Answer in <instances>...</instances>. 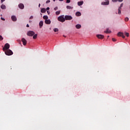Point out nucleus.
<instances>
[{"label": "nucleus", "mask_w": 130, "mask_h": 130, "mask_svg": "<svg viewBox=\"0 0 130 130\" xmlns=\"http://www.w3.org/2000/svg\"><path fill=\"white\" fill-rule=\"evenodd\" d=\"M58 21L59 22H61L62 23H63L64 21H66V19L64 17L63 15L60 16L58 17Z\"/></svg>", "instance_id": "obj_1"}, {"label": "nucleus", "mask_w": 130, "mask_h": 130, "mask_svg": "<svg viewBox=\"0 0 130 130\" xmlns=\"http://www.w3.org/2000/svg\"><path fill=\"white\" fill-rule=\"evenodd\" d=\"M5 54L6 55H12L13 54V51L12 50L9 49V50H6V51H5Z\"/></svg>", "instance_id": "obj_2"}, {"label": "nucleus", "mask_w": 130, "mask_h": 130, "mask_svg": "<svg viewBox=\"0 0 130 130\" xmlns=\"http://www.w3.org/2000/svg\"><path fill=\"white\" fill-rule=\"evenodd\" d=\"M9 48H10V44H9L8 43H6L4 47L3 48V50H4V51H5V50H9Z\"/></svg>", "instance_id": "obj_3"}, {"label": "nucleus", "mask_w": 130, "mask_h": 130, "mask_svg": "<svg viewBox=\"0 0 130 130\" xmlns=\"http://www.w3.org/2000/svg\"><path fill=\"white\" fill-rule=\"evenodd\" d=\"M34 34H35V32H34V31H31V30L28 31L27 33V36H30V37L33 36V35H34Z\"/></svg>", "instance_id": "obj_4"}, {"label": "nucleus", "mask_w": 130, "mask_h": 130, "mask_svg": "<svg viewBox=\"0 0 130 130\" xmlns=\"http://www.w3.org/2000/svg\"><path fill=\"white\" fill-rule=\"evenodd\" d=\"M65 20H71L73 19V17L72 16L70 15H66L64 16Z\"/></svg>", "instance_id": "obj_5"}, {"label": "nucleus", "mask_w": 130, "mask_h": 130, "mask_svg": "<svg viewBox=\"0 0 130 130\" xmlns=\"http://www.w3.org/2000/svg\"><path fill=\"white\" fill-rule=\"evenodd\" d=\"M118 36H120L121 37H122L123 39H124V38H125V36H124V35L123 34V32H119L117 34Z\"/></svg>", "instance_id": "obj_6"}, {"label": "nucleus", "mask_w": 130, "mask_h": 130, "mask_svg": "<svg viewBox=\"0 0 130 130\" xmlns=\"http://www.w3.org/2000/svg\"><path fill=\"white\" fill-rule=\"evenodd\" d=\"M21 41L23 43V45L25 46L27 44V41L26 40V39H25V38H22Z\"/></svg>", "instance_id": "obj_7"}, {"label": "nucleus", "mask_w": 130, "mask_h": 130, "mask_svg": "<svg viewBox=\"0 0 130 130\" xmlns=\"http://www.w3.org/2000/svg\"><path fill=\"white\" fill-rule=\"evenodd\" d=\"M96 37H98L99 39H103V38H104V36L102 35H97Z\"/></svg>", "instance_id": "obj_8"}, {"label": "nucleus", "mask_w": 130, "mask_h": 130, "mask_svg": "<svg viewBox=\"0 0 130 130\" xmlns=\"http://www.w3.org/2000/svg\"><path fill=\"white\" fill-rule=\"evenodd\" d=\"M45 23L48 25H50V24L51 23V21H50V19H47L45 21Z\"/></svg>", "instance_id": "obj_9"}, {"label": "nucleus", "mask_w": 130, "mask_h": 130, "mask_svg": "<svg viewBox=\"0 0 130 130\" xmlns=\"http://www.w3.org/2000/svg\"><path fill=\"white\" fill-rule=\"evenodd\" d=\"M11 19L13 22H16V21H17V17L15 16H12Z\"/></svg>", "instance_id": "obj_10"}, {"label": "nucleus", "mask_w": 130, "mask_h": 130, "mask_svg": "<svg viewBox=\"0 0 130 130\" xmlns=\"http://www.w3.org/2000/svg\"><path fill=\"white\" fill-rule=\"evenodd\" d=\"M102 5H104V6H107V5H109V1L103 2V3H102Z\"/></svg>", "instance_id": "obj_11"}, {"label": "nucleus", "mask_w": 130, "mask_h": 130, "mask_svg": "<svg viewBox=\"0 0 130 130\" xmlns=\"http://www.w3.org/2000/svg\"><path fill=\"white\" fill-rule=\"evenodd\" d=\"M19 8L21 9V10H23L24 9V5L23 4H20L18 5Z\"/></svg>", "instance_id": "obj_12"}, {"label": "nucleus", "mask_w": 130, "mask_h": 130, "mask_svg": "<svg viewBox=\"0 0 130 130\" xmlns=\"http://www.w3.org/2000/svg\"><path fill=\"white\" fill-rule=\"evenodd\" d=\"M39 26L40 28H42V26H43V21H41L39 22Z\"/></svg>", "instance_id": "obj_13"}, {"label": "nucleus", "mask_w": 130, "mask_h": 130, "mask_svg": "<svg viewBox=\"0 0 130 130\" xmlns=\"http://www.w3.org/2000/svg\"><path fill=\"white\" fill-rule=\"evenodd\" d=\"M81 15H82V14L80 12H77L76 13V16H77V17H80V16H81Z\"/></svg>", "instance_id": "obj_14"}, {"label": "nucleus", "mask_w": 130, "mask_h": 130, "mask_svg": "<svg viewBox=\"0 0 130 130\" xmlns=\"http://www.w3.org/2000/svg\"><path fill=\"white\" fill-rule=\"evenodd\" d=\"M105 33H106V34H109V33H111V31L109 30V29L107 28L106 30H105Z\"/></svg>", "instance_id": "obj_15"}, {"label": "nucleus", "mask_w": 130, "mask_h": 130, "mask_svg": "<svg viewBox=\"0 0 130 130\" xmlns=\"http://www.w3.org/2000/svg\"><path fill=\"white\" fill-rule=\"evenodd\" d=\"M41 13H46V9H45V8H42V9L41 10Z\"/></svg>", "instance_id": "obj_16"}, {"label": "nucleus", "mask_w": 130, "mask_h": 130, "mask_svg": "<svg viewBox=\"0 0 130 130\" xmlns=\"http://www.w3.org/2000/svg\"><path fill=\"white\" fill-rule=\"evenodd\" d=\"M1 9H2V10H6V7L5 6V5L3 4L1 7Z\"/></svg>", "instance_id": "obj_17"}, {"label": "nucleus", "mask_w": 130, "mask_h": 130, "mask_svg": "<svg viewBox=\"0 0 130 130\" xmlns=\"http://www.w3.org/2000/svg\"><path fill=\"white\" fill-rule=\"evenodd\" d=\"M124 34L125 36H126V37H129V33L127 32L126 31H125L124 32Z\"/></svg>", "instance_id": "obj_18"}, {"label": "nucleus", "mask_w": 130, "mask_h": 130, "mask_svg": "<svg viewBox=\"0 0 130 130\" xmlns=\"http://www.w3.org/2000/svg\"><path fill=\"white\" fill-rule=\"evenodd\" d=\"M83 4H84V2H83V1L78 2V6H82L83 5Z\"/></svg>", "instance_id": "obj_19"}, {"label": "nucleus", "mask_w": 130, "mask_h": 130, "mask_svg": "<svg viewBox=\"0 0 130 130\" xmlns=\"http://www.w3.org/2000/svg\"><path fill=\"white\" fill-rule=\"evenodd\" d=\"M81 27H82V26L80 24H77L76 25V28L77 29H80L81 28Z\"/></svg>", "instance_id": "obj_20"}, {"label": "nucleus", "mask_w": 130, "mask_h": 130, "mask_svg": "<svg viewBox=\"0 0 130 130\" xmlns=\"http://www.w3.org/2000/svg\"><path fill=\"white\" fill-rule=\"evenodd\" d=\"M67 9H68V10H73V7H72L70 6H67Z\"/></svg>", "instance_id": "obj_21"}, {"label": "nucleus", "mask_w": 130, "mask_h": 130, "mask_svg": "<svg viewBox=\"0 0 130 130\" xmlns=\"http://www.w3.org/2000/svg\"><path fill=\"white\" fill-rule=\"evenodd\" d=\"M43 19H44V20H48V16H47V15H45L43 16Z\"/></svg>", "instance_id": "obj_22"}, {"label": "nucleus", "mask_w": 130, "mask_h": 130, "mask_svg": "<svg viewBox=\"0 0 130 130\" xmlns=\"http://www.w3.org/2000/svg\"><path fill=\"white\" fill-rule=\"evenodd\" d=\"M121 9L120 8L118 9V14H119V15H120V14H121Z\"/></svg>", "instance_id": "obj_23"}, {"label": "nucleus", "mask_w": 130, "mask_h": 130, "mask_svg": "<svg viewBox=\"0 0 130 130\" xmlns=\"http://www.w3.org/2000/svg\"><path fill=\"white\" fill-rule=\"evenodd\" d=\"M55 14H56V15H59V14H60V11H56V12H55Z\"/></svg>", "instance_id": "obj_24"}, {"label": "nucleus", "mask_w": 130, "mask_h": 130, "mask_svg": "<svg viewBox=\"0 0 130 130\" xmlns=\"http://www.w3.org/2000/svg\"><path fill=\"white\" fill-rule=\"evenodd\" d=\"M53 30H54V32H58V28H54Z\"/></svg>", "instance_id": "obj_25"}, {"label": "nucleus", "mask_w": 130, "mask_h": 130, "mask_svg": "<svg viewBox=\"0 0 130 130\" xmlns=\"http://www.w3.org/2000/svg\"><path fill=\"white\" fill-rule=\"evenodd\" d=\"M36 38H37V34H36L33 36V39H36Z\"/></svg>", "instance_id": "obj_26"}, {"label": "nucleus", "mask_w": 130, "mask_h": 130, "mask_svg": "<svg viewBox=\"0 0 130 130\" xmlns=\"http://www.w3.org/2000/svg\"><path fill=\"white\" fill-rule=\"evenodd\" d=\"M128 21V17L125 18V21L127 22Z\"/></svg>", "instance_id": "obj_27"}, {"label": "nucleus", "mask_w": 130, "mask_h": 130, "mask_svg": "<svg viewBox=\"0 0 130 130\" xmlns=\"http://www.w3.org/2000/svg\"><path fill=\"white\" fill-rule=\"evenodd\" d=\"M66 3H67V4H70V3H71V0H67Z\"/></svg>", "instance_id": "obj_28"}, {"label": "nucleus", "mask_w": 130, "mask_h": 130, "mask_svg": "<svg viewBox=\"0 0 130 130\" xmlns=\"http://www.w3.org/2000/svg\"><path fill=\"white\" fill-rule=\"evenodd\" d=\"M123 6V4L122 3V4L120 5V7H119V8H120V9H121V8H122Z\"/></svg>", "instance_id": "obj_29"}, {"label": "nucleus", "mask_w": 130, "mask_h": 130, "mask_svg": "<svg viewBox=\"0 0 130 130\" xmlns=\"http://www.w3.org/2000/svg\"><path fill=\"white\" fill-rule=\"evenodd\" d=\"M112 41H113L114 42H115V41H116V40L115 38H112Z\"/></svg>", "instance_id": "obj_30"}, {"label": "nucleus", "mask_w": 130, "mask_h": 130, "mask_svg": "<svg viewBox=\"0 0 130 130\" xmlns=\"http://www.w3.org/2000/svg\"><path fill=\"white\" fill-rule=\"evenodd\" d=\"M4 39V38L2 36H0V40L2 41Z\"/></svg>", "instance_id": "obj_31"}, {"label": "nucleus", "mask_w": 130, "mask_h": 130, "mask_svg": "<svg viewBox=\"0 0 130 130\" xmlns=\"http://www.w3.org/2000/svg\"><path fill=\"white\" fill-rule=\"evenodd\" d=\"M49 3H50V1L49 0H48L46 1V4H49Z\"/></svg>", "instance_id": "obj_32"}, {"label": "nucleus", "mask_w": 130, "mask_h": 130, "mask_svg": "<svg viewBox=\"0 0 130 130\" xmlns=\"http://www.w3.org/2000/svg\"><path fill=\"white\" fill-rule=\"evenodd\" d=\"M58 8L57 7H56L54 8V11H56L57 10Z\"/></svg>", "instance_id": "obj_33"}, {"label": "nucleus", "mask_w": 130, "mask_h": 130, "mask_svg": "<svg viewBox=\"0 0 130 130\" xmlns=\"http://www.w3.org/2000/svg\"><path fill=\"white\" fill-rule=\"evenodd\" d=\"M1 20H2V21H5V18L1 17Z\"/></svg>", "instance_id": "obj_34"}, {"label": "nucleus", "mask_w": 130, "mask_h": 130, "mask_svg": "<svg viewBox=\"0 0 130 130\" xmlns=\"http://www.w3.org/2000/svg\"><path fill=\"white\" fill-rule=\"evenodd\" d=\"M33 16H31L30 17V18H29V19H33Z\"/></svg>", "instance_id": "obj_35"}, {"label": "nucleus", "mask_w": 130, "mask_h": 130, "mask_svg": "<svg viewBox=\"0 0 130 130\" xmlns=\"http://www.w3.org/2000/svg\"><path fill=\"white\" fill-rule=\"evenodd\" d=\"M47 12L48 15H49V14H50V12L49 11H47Z\"/></svg>", "instance_id": "obj_36"}, {"label": "nucleus", "mask_w": 130, "mask_h": 130, "mask_svg": "<svg viewBox=\"0 0 130 130\" xmlns=\"http://www.w3.org/2000/svg\"><path fill=\"white\" fill-rule=\"evenodd\" d=\"M5 0H1V2H2V4H3V3H4V2H5Z\"/></svg>", "instance_id": "obj_37"}, {"label": "nucleus", "mask_w": 130, "mask_h": 130, "mask_svg": "<svg viewBox=\"0 0 130 130\" xmlns=\"http://www.w3.org/2000/svg\"><path fill=\"white\" fill-rule=\"evenodd\" d=\"M49 7H47V8H46V10H47V11H48L49 10Z\"/></svg>", "instance_id": "obj_38"}, {"label": "nucleus", "mask_w": 130, "mask_h": 130, "mask_svg": "<svg viewBox=\"0 0 130 130\" xmlns=\"http://www.w3.org/2000/svg\"><path fill=\"white\" fill-rule=\"evenodd\" d=\"M26 27H29V24H27L26 25Z\"/></svg>", "instance_id": "obj_39"}, {"label": "nucleus", "mask_w": 130, "mask_h": 130, "mask_svg": "<svg viewBox=\"0 0 130 130\" xmlns=\"http://www.w3.org/2000/svg\"><path fill=\"white\" fill-rule=\"evenodd\" d=\"M118 2H122V1H123V0H118Z\"/></svg>", "instance_id": "obj_40"}, {"label": "nucleus", "mask_w": 130, "mask_h": 130, "mask_svg": "<svg viewBox=\"0 0 130 130\" xmlns=\"http://www.w3.org/2000/svg\"><path fill=\"white\" fill-rule=\"evenodd\" d=\"M113 2H117V0H112Z\"/></svg>", "instance_id": "obj_41"}, {"label": "nucleus", "mask_w": 130, "mask_h": 130, "mask_svg": "<svg viewBox=\"0 0 130 130\" xmlns=\"http://www.w3.org/2000/svg\"><path fill=\"white\" fill-rule=\"evenodd\" d=\"M31 22H32V21H31V20L29 21V23H31Z\"/></svg>", "instance_id": "obj_42"}, {"label": "nucleus", "mask_w": 130, "mask_h": 130, "mask_svg": "<svg viewBox=\"0 0 130 130\" xmlns=\"http://www.w3.org/2000/svg\"><path fill=\"white\" fill-rule=\"evenodd\" d=\"M59 2H62L63 0H59Z\"/></svg>", "instance_id": "obj_43"}, {"label": "nucleus", "mask_w": 130, "mask_h": 130, "mask_svg": "<svg viewBox=\"0 0 130 130\" xmlns=\"http://www.w3.org/2000/svg\"><path fill=\"white\" fill-rule=\"evenodd\" d=\"M39 7L40 8V4L39 5Z\"/></svg>", "instance_id": "obj_44"}, {"label": "nucleus", "mask_w": 130, "mask_h": 130, "mask_svg": "<svg viewBox=\"0 0 130 130\" xmlns=\"http://www.w3.org/2000/svg\"><path fill=\"white\" fill-rule=\"evenodd\" d=\"M53 2H55V0H53Z\"/></svg>", "instance_id": "obj_45"}, {"label": "nucleus", "mask_w": 130, "mask_h": 130, "mask_svg": "<svg viewBox=\"0 0 130 130\" xmlns=\"http://www.w3.org/2000/svg\"><path fill=\"white\" fill-rule=\"evenodd\" d=\"M63 37H66V36H63Z\"/></svg>", "instance_id": "obj_46"}]
</instances>
